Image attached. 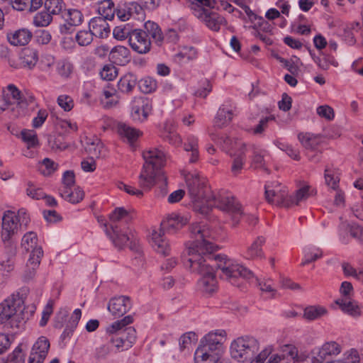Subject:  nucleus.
Listing matches in <instances>:
<instances>
[{"instance_id": "f257e3e1", "label": "nucleus", "mask_w": 363, "mask_h": 363, "mask_svg": "<svg viewBox=\"0 0 363 363\" xmlns=\"http://www.w3.org/2000/svg\"><path fill=\"white\" fill-rule=\"evenodd\" d=\"M191 240L186 244V266L191 272L201 276L198 288L203 294H211L218 289L216 269L210 263V254L216 250L214 233L203 223L190 227Z\"/></svg>"}, {"instance_id": "f03ea898", "label": "nucleus", "mask_w": 363, "mask_h": 363, "mask_svg": "<svg viewBox=\"0 0 363 363\" xmlns=\"http://www.w3.org/2000/svg\"><path fill=\"white\" fill-rule=\"evenodd\" d=\"M185 182L194 211L207 216L213 207H216L231 217L233 226L239 223L241 218L245 217L240 204L234 197L219 196L216 198L206 177L196 172L188 173L185 175Z\"/></svg>"}, {"instance_id": "7ed1b4c3", "label": "nucleus", "mask_w": 363, "mask_h": 363, "mask_svg": "<svg viewBox=\"0 0 363 363\" xmlns=\"http://www.w3.org/2000/svg\"><path fill=\"white\" fill-rule=\"evenodd\" d=\"M143 158L145 161L140 174V186L150 189L156 183L157 179L161 175L160 169L167 162V155L162 150L157 147H150L143 150Z\"/></svg>"}, {"instance_id": "20e7f679", "label": "nucleus", "mask_w": 363, "mask_h": 363, "mask_svg": "<svg viewBox=\"0 0 363 363\" xmlns=\"http://www.w3.org/2000/svg\"><path fill=\"white\" fill-rule=\"evenodd\" d=\"M216 6L215 0H194L190 6L193 14L210 30L218 32L221 26L227 25L226 19L210 9Z\"/></svg>"}, {"instance_id": "39448f33", "label": "nucleus", "mask_w": 363, "mask_h": 363, "mask_svg": "<svg viewBox=\"0 0 363 363\" xmlns=\"http://www.w3.org/2000/svg\"><path fill=\"white\" fill-rule=\"evenodd\" d=\"M215 261L217 267L222 272L223 277L233 285L239 286L240 279H250L253 277V274L250 270L225 255H216Z\"/></svg>"}, {"instance_id": "423d86ee", "label": "nucleus", "mask_w": 363, "mask_h": 363, "mask_svg": "<svg viewBox=\"0 0 363 363\" xmlns=\"http://www.w3.org/2000/svg\"><path fill=\"white\" fill-rule=\"evenodd\" d=\"M30 221V216L24 208L17 213L6 211L2 217L1 238L3 241L9 240L22 228L26 229Z\"/></svg>"}, {"instance_id": "0eeeda50", "label": "nucleus", "mask_w": 363, "mask_h": 363, "mask_svg": "<svg viewBox=\"0 0 363 363\" xmlns=\"http://www.w3.org/2000/svg\"><path fill=\"white\" fill-rule=\"evenodd\" d=\"M260 349V343L252 336L244 335L234 339L229 347L230 355L238 362H245L257 354Z\"/></svg>"}, {"instance_id": "6e6552de", "label": "nucleus", "mask_w": 363, "mask_h": 363, "mask_svg": "<svg viewBox=\"0 0 363 363\" xmlns=\"http://www.w3.org/2000/svg\"><path fill=\"white\" fill-rule=\"evenodd\" d=\"M245 144L238 138H227L224 141V148L228 154L233 158L231 172L234 175L241 172L245 162Z\"/></svg>"}, {"instance_id": "1a4fd4ad", "label": "nucleus", "mask_w": 363, "mask_h": 363, "mask_svg": "<svg viewBox=\"0 0 363 363\" xmlns=\"http://www.w3.org/2000/svg\"><path fill=\"white\" fill-rule=\"evenodd\" d=\"M130 116L135 122L143 123L147 120L152 111V101L145 96H134L129 104Z\"/></svg>"}, {"instance_id": "9d476101", "label": "nucleus", "mask_w": 363, "mask_h": 363, "mask_svg": "<svg viewBox=\"0 0 363 363\" xmlns=\"http://www.w3.org/2000/svg\"><path fill=\"white\" fill-rule=\"evenodd\" d=\"M265 198L272 204L286 208V203H289V196L287 188L279 182H268L264 186Z\"/></svg>"}, {"instance_id": "9b49d317", "label": "nucleus", "mask_w": 363, "mask_h": 363, "mask_svg": "<svg viewBox=\"0 0 363 363\" xmlns=\"http://www.w3.org/2000/svg\"><path fill=\"white\" fill-rule=\"evenodd\" d=\"M23 300L18 295L13 294L0 303V324L16 317L23 310Z\"/></svg>"}, {"instance_id": "f8f14e48", "label": "nucleus", "mask_w": 363, "mask_h": 363, "mask_svg": "<svg viewBox=\"0 0 363 363\" xmlns=\"http://www.w3.org/2000/svg\"><path fill=\"white\" fill-rule=\"evenodd\" d=\"M227 333L225 330L217 329L206 334L199 342V345L208 348L214 352L223 353V344L226 340Z\"/></svg>"}, {"instance_id": "ddd939ff", "label": "nucleus", "mask_w": 363, "mask_h": 363, "mask_svg": "<svg viewBox=\"0 0 363 363\" xmlns=\"http://www.w3.org/2000/svg\"><path fill=\"white\" fill-rule=\"evenodd\" d=\"M62 18L64 20V23L60 26L59 29L60 33L63 35L72 33L76 27L80 26L84 21L82 12L75 9H65Z\"/></svg>"}, {"instance_id": "4468645a", "label": "nucleus", "mask_w": 363, "mask_h": 363, "mask_svg": "<svg viewBox=\"0 0 363 363\" xmlns=\"http://www.w3.org/2000/svg\"><path fill=\"white\" fill-rule=\"evenodd\" d=\"M299 361L298 348L293 345H286L278 352L271 354L266 363H297Z\"/></svg>"}, {"instance_id": "2eb2a0df", "label": "nucleus", "mask_w": 363, "mask_h": 363, "mask_svg": "<svg viewBox=\"0 0 363 363\" xmlns=\"http://www.w3.org/2000/svg\"><path fill=\"white\" fill-rule=\"evenodd\" d=\"M136 339V331L133 327L117 330L115 326V348L123 351L130 348Z\"/></svg>"}, {"instance_id": "dca6fc26", "label": "nucleus", "mask_w": 363, "mask_h": 363, "mask_svg": "<svg viewBox=\"0 0 363 363\" xmlns=\"http://www.w3.org/2000/svg\"><path fill=\"white\" fill-rule=\"evenodd\" d=\"M194 363H228L222 352H214L199 345L194 352Z\"/></svg>"}, {"instance_id": "f3484780", "label": "nucleus", "mask_w": 363, "mask_h": 363, "mask_svg": "<svg viewBox=\"0 0 363 363\" xmlns=\"http://www.w3.org/2000/svg\"><path fill=\"white\" fill-rule=\"evenodd\" d=\"M129 44L135 52L145 54L150 51L151 43L145 31L134 30L129 38Z\"/></svg>"}, {"instance_id": "a211bd4d", "label": "nucleus", "mask_w": 363, "mask_h": 363, "mask_svg": "<svg viewBox=\"0 0 363 363\" xmlns=\"http://www.w3.org/2000/svg\"><path fill=\"white\" fill-rule=\"evenodd\" d=\"M317 194L315 188L308 182H301L294 194L289 196V203H286V208L298 205L301 202L305 201L308 198Z\"/></svg>"}, {"instance_id": "6ab92c4d", "label": "nucleus", "mask_w": 363, "mask_h": 363, "mask_svg": "<svg viewBox=\"0 0 363 363\" xmlns=\"http://www.w3.org/2000/svg\"><path fill=\"white\" fill-rule=\"evenodd\" d=\"M189 220L188 216L173 212L164 217L162 221V225L169 233H175L185 226Z\"/></svg>"}, {"instance_id": "aec40b11", "label": "nucleus", "mask_w": 363, "mask_h": 363, "mask_svg": "<svg viewBox=\"0 0 363 363\" xmlns=\"http://www.w3.org/2000/svg\"><path fill=\"white\" fill-rule=\"evenodd\" d=\"M50 342L44 336L40 337L34 343L28 363H43L48 353Z\"/></svg>"}, {"instance_id": "412c9836", "label": "nucleus", "mask_w": 363, "mask_h": 363, "mask_svg": "<svg viewBox=\"0 0 363 363\" xmlns=\"http://www.w3.org/2000/svg\"><path fill=\"white\" fill-rule=\"evenodd\" d=\"M1 98L6 103L5 109L8 107L9 105L28 104V102H32L33 101V96H30L28 100L24 99L20 90L13 84H9L7 86L6 89L4 91V95Z\"/></svg>"}, {"instance_id": "4be33fe9", "label": "nucleus", "mask_w": 363, "mask_h": 363, "mask_svg": "<svg viewBox=\"0 0 363 363\" xmlns=\"http://www.w3.org/2000/svg\"><path fill=\"white\" fill-rule=\"evenodd\" d=\"M342 346L335 341H328L324 342L320 347L316 349L314 356L323 362L328 357H336L342 352Z\"/></svg>"}, {"instance_id": "5701e85b", "label": "nucleus", "mask_w": 363, "mask_h": 363, "mask_svg": "<svg viewBox=\"0 0 363 363\" xmlns=\"http://www.w3.org/2000/svg\"><path fill=\"white\" fill-rule=\"evenodd\" d=\"M117 133L122 140L133 147L143 135L140 130L122 123L118 124Z\"/></svg>"}, {"instance_id": "b1692460", "label": "nucleus", "mask_w": 363, "mask_h": 363, "mask_svg": "<svg viewBox=\"0 0 363 363\" xmlns=\"http://www.w3.org/2000/svg\"><path fill=\"white\" fill-rule=\"evenodd\" d=\"M150 245L158 253L167 255L170 252V246L162 230H153L150 237Z\"/></svg>"}, {"instance_id": "393cba45", "label": "nucleus", "mask_w": 363, "mask_h": 363, "mask_svg": "<svg viewBox=\"0 0 363 363\" xmlns=\"http://www.w3.org/2000/svg\"><path fill=\"white\" fill-rule=\"evenodd\" d=\"M342 312L354 318L361 316L363 314V306L356 300L349 298H340L335 301Z\"/></svg>"}, {"instance_id": "a878e982", "label": "nucleus", "mask_w": 363, "mask_h": 363, "mask_svg": "<svg viewBox=\"0 0 363 363\" xmlns=\"http://www.w3.org/2000/svg\"><path fill=\"white\" fill-rule=\"evenodd\" d=\"M89 28L93 36L99 38H107L111 33V26L103 18H92L89 23Z\"/></svg>"}, {"instance_id": "bb28decb", "label": "nucleus", "mask_w": 363, "mask_h": 363, "mask_svg": "<svg viewBox=\"0 0 363 363\" xmlns=\"http://www.w3.org/2000/svg\"><path fill=\"white\" fill-rule=\"evenodd\" d=\"M235 113V107L231 104L222 105L215 118V123L218 127H223L229 124Z\"/></svg>"}, {"instance_id": "cd10ccee", "label": "nucleus", "mask_w": 363, "mask_h": 363, "mask_svg": "<svg viewBox=\"0 0 363 363\" xmlns=\"http://www.w3.org/2000/svg\"><path fill=\"white\" fill-rule=\"evenodd\" d=\"M311 57L317 67L323 71L328 70L330 67L337 68L339 62L335 56L321 52L319 55L311 52Z\"/></svg>"}, {"instance_id": "c85d7f7f", "label": "nucleus", "mask_w": 363, "mask_h": 363, "mask_svg": "<svg viewBox=\"0 0 363 363\" xmlns=\"http://www.w3.org/2000/svg\"><path fill=\"white\" fill-rule=\"evenodd\" d=\"M32 33L26 28H21L7 34L8 41L14 46L27 45L31 40Z\"/></svg>"}, {"instance_id": "c756f323", "label": "nucleus", "mask_w": 363, "mask_h": 363, "mask_svg": "<svg viewBox=\"0 0 363 363\" xmlns=\"http://www.w3.org/2000/svg\"><path fill=\"white\" fill-rule=\"evenodd\" d=\"M264 242L265 238L264 237H257L245 250V257L247 259H257L264 257L262 245Z\"/></svg>"}, {"instance_id": "7c9ffc66", "label": "nucleus", "mask_w": 363, "mask_h": 363, "mask_svg": "<svg viewBox=\"0 0 363 363\" xmlns=\"http://www.w3.org/2000/svg\"><path fill=\"white\" fill-rule=\"evenodd\" d=\"M348 233L359 242H363V227L358 225H351L341 228L340 236L342 243H348Z\"/></svg>"}, {"instance_id": "2f4dec72", "label": "nucleus", "mask_w": 363, "mask_h": 363, "mask_svg": "<svg viewBox=\"0 0 363 363\" xmlns=\"http://www.w3.org/2000/svg\"><path fill=\"white\" fill-rule=\"evenodd\" d=\"M184 149L186 152H191L189 162L194 163L199 159V139L197 137L190 135L187 136L184 144Z\"/></svg>"}, {"instance_id": "473e14b6", "label": "nucleus", "mask_w": 363, "mask_h": 363, "mask_svg": "<svg viewBox=\"0 0 363 363\" xmlns=\"http://www.w3.org/2000/svg\"><path fill=\"white\" fill-rule=\"evenodd\" d=\"M328 311L325 307L320 305L309 306L303 310V318L312 321L319 319L328 314Z\"/></svg>"}, {"instance_id": "72a5a7b5", "label": "nucleus", "mask_w": 363, "mask_h": 363, "mask_svg": "<svg viewBox=\"0 0 363 363\" xmlns=\"http://www.w3.org/2000/svg\"><path fill=\"white\" fill-rule=\"evenodd\" d=\"M61 196L72 203H78L82 201L84 196V191L79 187L67 189H60Z\"/></svg>"}, {"instance_id": "f704fd0d", "label": "nucleus", "mask_w": 363, "mask_h": 363, "mask_svg": "<svg viewBox=\"0 0 363 363\" xmlns=\"http://www.w3.org/2000/svg\"><path fill=\"white\" fill-rule=\"evenodd\" d=\"M324 177L328 186L333 190H337L340 182V172L337 169L333 167H326Z\"/></svg>"}, {"instance_id": "c9c22d12", "label": "nucleus", "mask_w": 363, "mask_h": 363, "mask_svg": "<svg viewBox=\"0 0 363 363\" xmlns=\"http://www.w3.org/2000/svg\"><path fill=\"white\" fill-rule=\"evenodd\" d=\"M132 307V303L128 296H120L115 297V318L125 314Z\"/></svg>"}, {"instance_id": "e433bc0d", "label": "nucleus", "mask_w": 363, "mask_h": 363, "mask_svg": "<svg viewBox=\"0 0 363 363\" xmlns=\"http://www.w3.org/2000/svg\"><path fill=\"white\" fill-rule=\"evenodd\" d=\"M298 139L301 145L306 149L315 150L321 142V138L311 133H300Z\"/></svg>"}, {"instance_id": "4c0bfd02", "label": "nucleus", "mask_w": 363, "mask_h": 363, "mask_svg": "<svg viewBox=\"0 0 363 363\" xmlns=\"http://www.w3.org/2000/svg\"><path fill=\"white\" fill-rule=\"evenodd\" d=\"M21 59L24 67L32 68L38 60V52L33 48H26L23 50Z\"/></svg>"}, {"instance_id": "58836bf2", "label": "nucleus", "mask_w": 363, "mask_h": 363, "mask_svg": "<svg viewBox=\"0 0 363 363\" xmlns=\"http://www.w3.org/2000/svg\"><path fill=\"white\" fill-rule=\"evenodd\" d=\"M136 82V77L128 73L121 78L118 82V88L123 93H130L135 86Z\"/></svg>"}, {"instance_id": "ea45409f", "label": "nucleus", "mask_w": 363, "mask_h": 363, "mask_svg": "<svg viewBox=\"0 0 363 363\" xmlns=\"http://www.w3.org/2000/svg\"><path fill=\"white\" fill-rule=\"evenodd\" d=\"M98 13L99 18L105 20L112 21L113 19V1L112 0H103L99 3Z\"/></svg>"}, {"instance_id": "a19ab883", "label": "nucleus", "mask_w": 363, "mask_h": 363, "mask_svg": "<svg viewBox=\"0 0 363 363\" xmlns=\"http://www.w3.org/2000/svg\"><path fill=\"white\" fill-rule=\"evenodd\" d=\"M38 236L33 231L26 233L21 239V247L27 252L33 251L35 248H42L38 245Z\"/></svg>"}, {"instance_id": "79ce46f5", "label": "nucleus", "mask_w": 363, "mask_h": 363, "mask_svg": "<svg viewBox=\"0 0 363 363\" xmlns=\"http://www.w3.org/2000/svg\"><path fill=\"white\" fill-rule=\"evenodd\" d=\"M326 363H360V356L356 349L351 348L345 351L340 358L328 361Z\"/></svg>"}, {"instance_id": "37998d69", "label": "nucleus", "mask_w": 363, "mask_h": 363, "mask_svg": "<svg viewBox=\"0 0 363 363\" xmlns=\"http://www.w3.org/2000/svg\"><path fill=\"white\" fill-rule=\"evenodd\" d=\"M86 152L90 155L91 158H99L105 157L106 150L104 145L98 140L87 145L85 147Z\"/></svg>"}, {"instance_id": "c03bdc74", "label": "nucleus", "mask_w": 363, "mask_h": 363, "mask_svg": "<svg viewBox=\"0 0 363 363\" xmlns=\"http://www.w3.org/2000/svg\"><path fill=\"white\" fill-rule=\"evenodd\" d=\"M304 257L301 265L304 266L322 257V251L315 246H307L303 250Z\"/></svg>"}, {"instance_id": "a18cd8bd", "label": "nucleus", "mask_w": 363, "mask_h": 363, "mask_svg": "<svg viewBox=\"0 0 363 363\" xmlns=\"http://www.w3.org/2000/svg\"><path fill=\"white\" fill-rule=\"evenodd\" d=\"M58 168V164L49 158H45L38 164L39 172L44 176L52 175Z\"/></svg>"}, {"instance_id": "49530a36", "label": "nucleus", "mask_w": 363, "mask_h": 363, "mask_svg": "<svg viewBox=\"0 0 363 363\" xmlns=\"http://www.w3.org/2000/svg\"><path fill=\"white\" fill-rule=\"evenodd\" d=\"M52 21V16L47 11L38 12L33 19V24L35 27H47Z\"/></svg>"}, {"instance_id": "de8ad7c7", "label": "nucleus", "mask_w": 363, "mask_h": 363, "mask_svg": "<svg viewBox=\"0 0 363 363\" xmlns=\"http://www.w3.org/2000/svg\"><path fill=\"white\" fill-rule=\"evenodd\" d=\"M45 11L50 13V15H57L64 11L65 3L62 0H50L44 2Z\"/></svg>"}, {"instance_id": "09e8293b", "label": "nucleus", "mask_w": 363, "mask_h": 363, "mask_svg": "<svg viewBox=\"0 0 363 363\" xmlns=\"http://www.w3.org/2000/svg\"><path fill=\"white\" fill-rule=\"evenodd\" d=\"M242 10L247 16L246 18H244L245 22H250L251 23L250 27L258 30L260 22H263V18L255 13L248 6H243Z\"/></svg>"}, {"instance_id": "8fccbe9b", "label": "nucleus", "mask_w": 363, "mask_h": 363, "mask_svg": "<svg viewBox=\"0 0 363 363\" xmlns=\"http://www.w3.org/2000/svg\"><path fill=\"white\" fill-rule=\"evenodd\" d=\"M21 138L26 143L28 148L39 145L37 133L33 130L24 129L21 133Z\"/></svg>"}, {"instance_id": "3c124183", "label": "nucleus", "mask_w": 363, "mask_h": 363, "mask_svg": "<svg viewBox=\"0 0 363 363\" xmlns=\"http://www.w3.org/2000/svg\"><path fill=\"white\" fill-rule=\"evenodd\" d=\"M130 52L126 47L115 45V64L123 65L129 61Z\"/></svg>"}, {"instance_id": "603ef678", "label": "nucleus", "mask_w": 363, "mask_h": 363, "mask_svg": "<svg viewBox=\"0 0 363 363\" xmlns=\"http://www.w3.org/2000/svg\"><path fill=\"white\" fill-rule=\"evenodd\" d=\"M145 29L146 32L155 40L156 42H161L163 39L162 30L159 26L153 22L148 21L145 23Z\"/></svg>"}, {"instance_id": "864d4df0", "label": "nucleus", "mask_w": 363, "mask_h": 363, "mask_svg": "<svg viewBox=\"0 0 363 363\" xmlns=\"http://www.w3.org/2000/svg\"><path fill=\"white\" fill-rule=\"evenodd\" d=\"M197 57V51L193 47H184L175 55V59L179 62L192 60Z\"/></svg>"}, {"instance_id": "5fc2aeb1", "label": "nucleus", "mask_w": 363, "mask_h": 363, "mask_svg": "<svg viewBox=\"0 0 363 363\" xmlns=\"http://www.w3.org/2000/svg\"><path fill=\"white\" fill-rule=\"evenodd\" d=\"M56 70L60 77L68 78L72 73L73 65L67 60H61L57 63Z\"/></svg>"}, {"instance_id": "6e6d98bb", "label": "nucleus", "mask_w": 363, "mask_h": 363, "mask_svg": "<svg viewBox=\"0 0 363 363\" xmlns=\"http://www.w3.org/2000/svg\"><path fill=\"white\" fill-rule=\"evenodd\" d=\"M273 348L272 346H267L262 350L253 355L249 359V363H264L267 361L272 352Z\"/></svg>"}, {"instance_id": "4d7b16f0", "label": "nucleus", "mask_w": 363, "mask_h": 363, "mask_svg": "<svg viewBox=\"0 0 363 363\" xmlns=\"http://www.w3.org/2000/svg\"><path fill=\"white\" fill-rule=\"evenodd\" d=\"M138 86L142 92L150 94L156 90L157 85L155 79L150 77H146L139 81Z\"/></svg>"}, {"instance_id": "13d9d810", "label": "nucleus", "mask_w": 363, "mask_h": 363, "mask_svg": "<svg viewBox=\"0 0 363 363\" xmlns=\"http://www.w3.org/2000/svg\"><path fill=\"white\" fill-rule=\"evenodd\" d=\"M107 88L104 89L100 96V104L105 109L111 108L113 103V89L109 86Z\"/></svg>"}, {"instance_id": "bf43d9fd", "label": "nucleus", "mask_w": 363, "mask_h": 363, "mask_svg": "<svg viewBox=\"0 0 363 363\" xmlns=\"http://www.w3.org/2000/svg\"><path fill=\"white\" fill-rule=\"evenodd\" d=\"M75 40L80 46L89 45L93 41V35L91 30H82L78 31L75 35Z\"/></svg>"}, {"instance_id": "052dcab7", "label": "nucleus", "mask_w": 363, "mask_h": 363, "mask_svg": "<svg viewBox=\"0 0 363 363\" xmlns=\"http://www.w3.org/2000/svg\"><path fill=\"white\" fill-rule=\"evenodd\" d=\"M26 193L28 196L33 199L39 200L45 197V193L43 189L35 186L31 182L26 183Z\"/></svg>"}, {"instance_id": "680f3d73", "label": "nucleus", "mask_w": 363, "mask_h": 363, "mask_svg": "<svg viewBox=\"0 0 363 363\" xmlns=\"http://www.w3.org/2000/svg\"><path fill=\"white\" fill-rule=\"evenodd\" d=\"M58 106L66 112H69L74 106V101L72 97L67 94H61L57 99Z\"/></svg>"}, {"instance_id": "e2e57ef3", "label": "nucleus", "mask_w": 363, "mask_h": 363, "mask_svg": "<svg viewBox=\"0 0 363 363\" xmlns=\"http://www.w3.org/2000/svg\"><path fill=\"white\" fill-rule=\"evenodd\" d=\"M196 340L197 335L194 332L190 331L183 334L180 337L179 342L180 351H184L185 349L189 347V346L192 343V342Z\"/></svg>"}, {"instance_id": "0e129e2a", "label": "nucleus", "mask_w": 363, "mask_h": 363, "mask_svg": "<svg viewBox=\"0 0 363 363\" xmlns=\"http://www.w3.org/2000/svg\"><path fill=\"white\" fill-rule=\"evenodd\" d=\"M266 156L267 152L265 150H255L252 157L251 165L254 168H264Z\"/></svg>"}, {"instance_id": "69168bd1", "label": "nucleus", "mask_w": 363, "mask_h": 363, "mask_svg": "<svg viewBox=\"0 0 363 363\" xmlns=\"http://www.w3.org/2000/svg\"><path fill=\"white\" fill-rule=\"evenodd\" d=\"M317 114L327 121H333L335 118L334 109L328 105L319 106L316 108Z\"/></svg>"}, {"instance_id": "338daca9", "label": "nucleus", "mask_w": 363, "mask_h": 363, "mask_svg": "<svg viewBox=\"0 0 363 363\" xmlns=\"http://www.w3.org/2000/svg\"><path fill=\"white\" fill-rule=\"evenodd\" d=\"M43 256V249L35 248V250H34L33 251H30V255L26 264H28V265L33 266L38 268Z\"/></svg>"}, {"instance_id": "774afa93", "label": "nucleus", "mask_w": 363, "mask_h": 363, "mask_svg": "<svg viewBox=\"0 0 363 363\" xmlns=\"http://www.w3.org/2000/svg\"><path fill=\"white\" fill-rule=\"evenodd\" d=\"M55 63V57L52 55L46 54L42 56L40 61V67L43 71L50 72L52 70Z\"/></svg>"}]
</instances>
